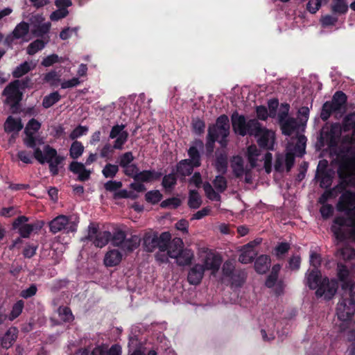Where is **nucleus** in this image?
<instances>
[{
    "mask_svg": "<svg viewBox=\"0 0 355 355\" xmlns=\"http://www.w3.org/2000/svg\"><path fill=\"white\" fill-rule=\"evenodd\" d=\"M306 285L311 290H315L317 298L322 297L326 301L331 300L336 295L338 283L335 279H329L327 277H322L321 272L314 268L306 274Z\"/></svg>",
    "mask_w": 355,
    "mask_h": 355,
    "instance_id": "nucleus-1",
    "label": "nucleus"
},
{
    "mask_svg": "<svg viewBox=\"0 0 355 355\" xmlns=\"http://www.w3.org/2000/svg\"><path fill=\"white\" fill-rule=\"evenodd\" d=\"M33 157L41 164L47 163L49 169L52 176H56L59 173V166L62 164L65 157L58 154L55 148L46 144L43 148H37L33 151Z\"/></svg>",
    "mask_w": 355,
    "mask_h": 355,
    "instance_id": "nucleus-2",
    "label": "nucleus"
},
{
    "mask_svg": "<svg viewBox=\"0 0 355 355\" xmlns=\"http://www.w3.org/2000/svg\"><path fill=\"white\" fill-rule=\"evenodd\" d=\"M344 295L336 307L338 318L342 321L350 320L355 312V282L349 284L346 291H343Z\"/></svg>",
    "mask_w": 355,
    "mask_h": 355,
    "instance_id": "nucleus-3",
    "label": "nucleus"
},
{
    "mask_svg": "<svg viewBox=\"0 0 355 355\" xmlns=\"http://www.w3.org/2000/svg\"><path fill=\"white\" fill-rule=\"evenodd\" d=\"M341 135V128L339 123H332L330 127L324 126L318 137L317 146L319 148L327 147L329 150L337 148Z\"/></svg>",
    "mask_w": 355,
    "mask_h": 355,
    "instance_id": "nucleus-4",
    "label": "nucleus"
},
{
    "mask_svg": "<svg viewBox=\"0 0 355 355\" xmlns=\"http://www.w3.org/2000/svg\"><path fill=\"white\" fill-rule=\"evenodd\" d=\"M345 226L352 228L349 233L350 238L355 241V210L347 218L342 216L334 218L331 230L338 241H343L347 239L345 232L343 229Z\"/></svg>",
    "mask_w": 355,
    "mask_h": 355,
    "instance_id": "nucleus-5",
    "label": "nucleus"
},
{
    "mask_svg": "<svg viewBox=\"0 0 355 355\" xmlns=\"http://www.w3.org/2000/svg\"><path fill=\"white\" fill-rule=\"evenodd\" d=\"M2 95L6 96L5 103L10 105L12 113H16L23 97V94L20 91L19 80L10 82L4 88Z\"/></svg>",
    "mask_w": 355,
    "mask_h": 355,
    "instance_id": "nucleus-6",
    "label": "nucleus"
},
{
    "mask_svg": "<svg viewBox=\"0 0 355 355\" xmlns=\"http://www.w3.org/2000/svg\"><path fill=\"white\" fill-rule=\"evenodd\" d=\"M232 125L234 132L242 137L247 135L250 136L256 125H258L257 119H250L246 121L245 116L239 114L237 111L233 112L231 116Z\"/></svg>",
    "mask_w": 355,
    "mask_h": 355,
    "instance_id": "nucleus-7",
    "label": "nucleus"
},
{
    "mask_svg": "<svg viewBox=\"0 0 355 355\" xmlns=\"http://www.w3.org/2000/svg\"><path fill=\"white\" fill-rule=\"evenodd\" d=\"M111 238V232L99 231L98 226L92 223L88 226L87 234L81 239V241H92L96 247L102 248L110 241Z\"/></svg>",
    "mask_w": 355,
    "mask_h": 355,
    "instance_id": "nucleus-8",
    "label": "nucleus"
},
{
    "mask_svg": "<svg viewBox=\"0 0 355 355\" xmlns=\"http://www.w3.org/2000/svg\"><path fill=\"white\" fill-rule=\"evenodd\" d=\"M253 132L250 133V136H254L257 138V142L258 146L265 150H273L275 144V133L272 131L261 125L258 122Z\"/></svg>",
    "mask_w": 355,
    "mask_h": 355,
    "instance_id": "nucleus-9",
    "label": "nucleus"
},
{
    "mask_svg": "<svg viewBox=\"0 0 355 355\" xmlns=\"http://www.w3.org/2000/svg\"><path fill=\"white\" fill-rule=\"evenodd\" d=\"M69 219V216L64 215H59L55 217L49 223L50 232L53 234L62 231L66 234L76 232L78 223L75 221H71Z\"/></svg>",
    "mask_w": 355,
    "mask_h": 355,
    "instance_id": "nucleus-10",
    "label": "nucleus"
},
{
    "mask_svg": "<svg viewBox=\"0 0 355 355\" xmlns=\"http://www.w3.org/2000/svg\"><path fill=\"white\" fill-rule=\"evenodd\" d=\"M340 212H345L347 218L355 210V193L347 190L342 193L336 206Z\"/></svg>",
    "mask_w": 355,
    "mask_h": 355,
    "instance_id": "nucleus-11",
    "label": "nucleus"
},
{
    "mask_svg": "<svg viewBox=\"0 0 355 355\" xmlns=\"http://www.w3.org/2000/svg\"><path fill=\"white\" fill-rule=\"evenodd\" d=\"M125 125L116 124L114 125L109 135L110 139H115L114 141V148L116 150H122L124 144L127 142L129 134L126 130H124Z\"/></svg>",
    "mask_w": 355,
    "mask_h": 355,
    "instance_id": "nucleus-12",
    "label": "nucleus"
},
{
    "mask_svg": "<svg viewBox=\"0 0 355 355\" xmlns=\"http://www.w3.org/2000/svg\"><path fill=\"white\" fill-rule=\"evenodd\" d=\"M204 148V143L201 139H196L193 145L189 147L187 150L189 159H186L189 163H191L193 166L199 167L201 166V155L198 148L202 149Z\"/></svg>",
    "mask_w": 355,
    "mask_h": 355,
    "instance_id": "nucleus-13",
    "label": "nucleus"
},
{
    "mask_svg": "<svg viewBox=\"0 0 355 355\" xmlns=\"http://www.w3.org/2000/svg\"><path fill=\"white\" fill-rule=\"evenodd\" d=\"M28 221V217L25 216H18L12 223V228L18 230V233L21 238H29L33 232V229L31 227V225L25 223Z\"/></svg>",
    "mask_w": 355,
    "mask_h": 355,
    "instance_id": "nucleus-14",
    "label": "nucleus"
},
{
    "mask_svg": "<svg viewBox=\"0 0 355 355\" xmlns=\"http://www.w3.org/2000/svg\"><path fill=\"white\" fill-rule=\"evenodd\" d=\"M214 166L216 171L222 175H225L228 168V156L225 150H217L215 153Z\"/></svg>",
    "mask_w": 355,
    "mask_h": 355,
    "instance_id": "nucleus-15",
    "label": "nucleus"
},
{
    "mask_svg": "<svg viewBox=\"0 0 355 355\" xmlns=\"http://www.w3.org/2000/svg\"><path fill=\"white\" fill-rule=\"evenodd\" d=\"M69 170L73 174L78 175L77 180L81 182H85L90 178L91 171L85 168V164L81 162L73 161L69 165Z\"/></svg>",
    "mask_w": 355,
    "mask_h": 355,
    "instance_id": "nucleus-16",
    "label": "nucleus"
},
{
    "mask_svg": "<svg viewBox=\"0 0 355 355\" xmlns=\"http://www.w3.org/2000/svg\"><path fill=\"white\" fill-rule=\"evenodd\" d=\"M205 272V267L204 265L196 263L189 271L187 280L188 282L194 286L200 284Z\"/></svg>",
    "mask_w": 355,
    "mask_h": 355,
    "instance_id": "nucleus-17",
    "label": "nucleus"
},
{
    "mask_svg": "<svg viewBox=\"0 0 355 355\" xmlns=\"http://www.w3.org/2000/svg\"><path fill=\"white\" fill-rule=\"evenodd\" d=\"M336 275L338 279H336L341 282V289L346 291L349 284L353 282L349 279L350 272L347 266L343 263H338Z\"/></svg>",
    "mask_w": 355,
    "mask_h": 355,
    "instance_id": "nucleus-18",
    "label": "nucleus"
},
{
    "mask_svg": "<svg viewBox=\"0 0 355 355\" xmlns=\"http://www.w3.org/2000/svg\"><path fill=\"white\" fill-rule=\"evenodd\" d=\"M23 127L21 119L12 116H8L3 125L4 131L6 133L15 132L16 135L22 130Z\"/></svg>",
    "mask_w": 355,
    "mask_h": 355,
    "instance_id": "nucleus-19",
    "label": "nucleus"
},
{
    "mask_svg": "<svg viewBox=\"0 0 355 355\" xmlns=\"http://www.w3.org/2000/svg\"><path fill=\"white\" fill-rule=\"evenodd\" d=\"M331 102L338 112H344L347 109V96L343 91H337L334 94Z\"/></svg>",
    "mask_w": 355,
    "mask_h": 355,
    "instance_id": "nucleus-20",
    "label": "nucleus"
},
{
    "mask_svg": "<svg viewBox=\"0 0 355 355\" xmlns=\"http://www.w3.org/2000/svg\"><path fill=\"white\" fill-rule=\"evenodd\" d=\"M18 329L15 327H10L1 338V345L3 348L8 349L17 340L18 336Z\"/></svg>",
    "mask_w": 355,
    "mask_h": 355,
    "instance_id": "nucleus-21",
    "label": "nucleus"
},
{
    "mask_svg": "<svg viewBox=\"0 0 355 355\" xmlns=\"http://www.w3.org/2000/svg\"><path fill=\"white\" fill-rule=\"evenodd\" d=\"M122 254L117 250H110L105 255L103 262L106 267L119 265L122 260Z\"/></svg>",
    "mask_w": 355,
    "mask_h": 355,
    "instance_id": "nucleus-22",
    "label": "nucleus"
},
{
    "mask_svg": "<svg viewBox=\"0 0 355 355\" xmlns=\"http://www.w3.org/2000/svg\"><path fill=\"white\" fill-rule=\"evenodd\" d=\"M194 168L196 167L189 163L187 159H182L175 166V175L182 178L189 176L193 173Z\"/></svg>",
    "mask_w": 355,
    "mask_h": 355,
    "instance_id": "nucleus-23",
    "label": "nucleus"
},
{
    "mask_svg": "<svg viewBox=\"0 0 355 355\" xmlns=\"http://www.w3.org/2000/svg\"><path fill=\"white\" fill-rule=\"evenodd\" d=\"M231 168L233 174L237 178L243 177L245 173L244 161L241 156L234 155L231 159Z\"/></svg>",
    "mask_w": 355,
    "mask_h": 355,
    "instance_id": "nucleus-24",
    "label": "nucleus"
},
{
    "mask_svg": "<svg viewBox=\"0 0 355 355\" xmlns=\"http://www.w3.org/2000/svg\"><path fill=\"white\" fill-rule=\"evenodd\" d=\"M270 266V257L267 254L259 256L254 262V270L259 274H265Z\"/></svg>",
    "mask_w": 355,
    "mask_h": 355,
    "instance_id": "nucleus-25",
    "label": "nucleus"
},
{
    "mask_svg": "<svg viewBox=\"0 0 355 355\" xmlns=\"http://www.w3.org/2000/svg\"><path fill=\"white\" fill-rule=\"evenodd\" d=\"M342 128L345 132L352 131V137L355 140V112H349L344 116Z\"/></svg>",
    "mask_w": 355,
    "mask_h": 355,
    "instance_id": "nucleus-26",
    "label": "nucleus"
},
{
    "mask_svg": "<svg viewBox=\"0 0 355 355\" xmlns=\"http://www.w3.org/2000/svg\"><path fill=\"white\" fill-rule=\"evenodd\" d=\"M157 232H146L143 238V245L146 252H153L156 249Z\"/></svg>",
    "mask_w": 355,
    "mask_h": 355,
    "instance_id": "nucleus-27",
    "label": "nucleus"
},
{
    "mask_svg": "<svg viewBox=\"0 0 355 355\" xmlns=\"http://www.w3.org/2000/svg\"><path fill=\"white\" fill-rule=\"evenodd\" d=\"M193 258V254L192 251L187 248H183L178 251V254L175 259L178 266H185L191 263Z\"/></svg>",
    "mask_w": 355,
    "mask_h": 355,
    "instance_id": "nucleus-28",
    "label": "nucleus"
},
{
    "mask_svg": "<svg viewBox=\"0 0 355 355\" xmlns=\"http://www.w3.org/2000/svg\"><path fill=\"white\" fill-rule=\"evenodd\" d=\"M156 249L158 248L161 252H165L171 240V234L169 232H164L161 234L157 232Z\"/></svg>",
    "mask_w": 355,
    "mask_h": 355,
    "instance_id": "nucleus-29",
    "label": "nucleus"
},
{
    "mask_svg": "<svg viewBox=\"0 0 355 355\" xmlns=\"http://www.w3.org/2000/svg\"><path fill=\"white\" fill-rule=\"evenodd\" d=\"M282 134L291 136L297 128L296 119L292 117L279 121Z\"/></svg>",
    "mask_w": 355,
    "mask_h": 355,
    "instance_id": "nucleus-30",
    "label": "nucleus"
},
{
    "mask_svg": "<svg viewBox=\"0 0 355 355\" xmlns=\"http://www.w3.org/2000/svg\"><path fill=\"white\" fill-rule=\"evenodd\" d=\"M257 256V252L254 249L246 248V246L243 245L239 257V261L243 264L250 263Z\"/></svg>",
    "mask_w": 355,
    "mask_h": 355,
    "instance_id": "nucleus-31",
    "label": "nucleus"
},
{
    "mask_svg": "<svg viewBox=\"0 0 355 355\" xmlns=\"http://www.w3.org/2000/svg\"><path fill=\"white\" fill-rule=\"evenodd\" d=\"M140 241L138 236L132 235L130 238L125 239L124 243L120 248L124 252H132L139 246Z\"/></svg>",
    "mask_w": 355,
    "mask_h": 355,
    "instance_id": "nucleus-32",
    "label": "nucleus"
},
{
    "mask_svg": "<svg viewBox=\"0 0 355 355\" xmlns=\"http://www.w3.org/2000/svg\"><path fill=\"white\" fill-rule=\"evenodd\" d=\"M351 162H355V158L343 161L339 164L338 168V175L339 179L352 178V174L349 167V163Z\"/></svg>",
    "mask_w": 355,
    "mask_h": 355,
    "instance_id": "nucleus-33",
    "label": "nucleus"
},
{
    "mask_svg": "<svg viewBox=\"0 0 355 355\" xmlns=\"http://www.w3.org/2000/svg\"><path fill=\"white\" fill-rule=\"evenodd\" d=\"M320 166V163L318 166V174L316 175V178L318 181L320 182V186L322 188L327 189L329 188L332 183V177L331 175L325 170V168L319 171V167Z\"/></svg>",
    "mask_w": 355,
    "mask_h": 355,
    "instance_id": "nucleus-34",
    "label": "nucleus"
},
{
    "mask_svg": "<svg viewBox=\"0 0 355 355\" xmlns=\"http://www.w3.org/2000/svg\"><path fill=\"white\" fill-rule=\"evenodd\" d=\"M218 129L220 130V133H224V137H228L230 135V121L226 114H221L216 121L214 124Z\"/></svg>",
    "mask_w": 355,
    "mask_h": 355,
    "instance_id": "nucleus-35",
    "label": "nucleus"
},
{
    "mask_svg": "<svg viewBox=\"0 0 355 355\" xmlns=\"http://www.w3.org/2000/svg\"><path fill=\"white\" fill-rule=\"evenodd\" d=\"M333 113H339L337 108L334 105L331 101H327L322 105L320 118L323 121H327Z\"/></svg>",
    "mask_w": 355,
    "mask_h": 355,
    "instance_id": "nucleus-36",
    "label": "nucleus"
},
{
    "mask_svg": "<svg viewBox=\"0 0 355 355\" xmlns=\"http://www.w3.org/2000/svg\"><path fill=\"white\" fill-rule=\"evenodd\" d=\"M259 155V150L254 144H252L247 148L246 156L251 168H254L257 166V158Z\"/></svg>",
    "mask_w": 355,
    "mask_h": 355,
    "instance_id": "nucleus-37",
    "label": "nucleus"
},
{
    "mask_svg": "<svg viewBox=\"0 0 355 355\" xmlns=\"http://www.w3.org/2000/svg\"><path fill=\"white\" fill-rule=\"evenodd\" d=\"M26 137L23 139L24 144L29 148H32L34 150L37 148H40L37 147V144H42L43 139L42 138H38L35 136L33 133H24Z\"/></svg>",
    "mask_w": 355,
    "mask_h": 355,
    "instance_id": "nucleus-38",
    "label": "nucleus"
},
{
    "mask_svg": "<svg viewBox=\"0 0 355 355\" xmlns=\"http://www.w3.org/2000/svg\"><path fill=\"white\" fill-rule=\"evenodd\" d=\"M84 146L82 142L75 140L71 144L69 148V156L73 159H77L84 153Z\"/></svg>",
    "mask_w": 355,
    "mask_h": 355,
    "instance_id": "nucleus-39",
    "label": "nucleus"
},
{
    "mask_svg": "<svg viewBox=\"0 0 355 355\" xmlns=\"http://www.w3.org/2000/svg\"><path fill=\"white\" fill-rule=\"evenodd\" d=\"M29 24L26 21L18 24L12 31V36L15 39H21L26 36L29 32Z\"/></svg>",
    "mask_w": 355,
    "mask_h": 355,
    "instance_id": "nucleus-40",
    "label": "nucleus"
},
{
    "mask_svg": "<svg viewBox=\"0 0 355 355\" xmlns=\"http://www.w3.org/2000/svg\"><path fill=\"white\" fill-rule=\"evenodd\" d=\"M183 249V242L181 239H174L172 243L169 244L166 251L169 257L175 259L178 254V251Z\"/></svg>",
    "mask_w": 355,
    "mask_h": 355,
    "instance_id": "nucleus-41",
    "label": "nucleus"
},
{
    "mask_svg": "<svg viewBox=\"0 0 355 355\" xmlns=\"http://www.w3.org/2000/svg\"><path fill=\"white\" fill-rule=\"evenodd\" d=\"M177 184V177L174 170L167 175H165L162 178V185L166 190L173 189Z\"/></svg>",
    "mask_w": 355,
    "mask_h": 355,
    "instance_id": "nucleus-42",
    "label": "nucleus"
},
{
    "mask_svg": "<svg viewBox=\"0 0 355 355\" xmlns=\"http://www.w3.org/2000/svg\"><path fill=\"white\" fill-rule=\"evenodd\" d=\"M61 98L58 92H53L50 94L45 96L42 101V106L48 109L58 103Z\"/></svg>",
    "mask_w": 355,
    "mask_h": 355,
    "instance_id": "nucleus-43",
    "label": "nucleus"
},
{
    "mask_svg": "<svg viewBox=\"0 0 355 355\" xmlns=\"http://www.w3.org/2000/svg\"><path fill=\"white\" fill-rule=\"evenodd\" d=\"M224 175L220 173L212 181L214 188L219 193H223L227 188V181Z\"/></svg>",
    "mask_w": 355,
    "mask_h": 355,
    "instance_id": "nucleus-44",
    "label": "nucleus"
},
{
    "mask_svg": "<svg viewBox=\"0 0 355 355\" xmlns=\"http://www.w3.org/2000/svg\"><path fill=\"white\" fill-rule=\"evenodd\" d=\"M24 307V302L22 300H19L17 301L12 306V310L8 315V318L10 321H13L17 318H18L21 313H22V311Z\"/></svg>",
    "mask_w": 355,
    "mask_h": 355,
    "instance_id": "nucleus-45",
    "label": "nucleus"
},
{
    "mask_svg": "<svg viewBox=\"0 0 355 355\" xmlns=\"http://www.w3.org/2000/svg\"><path fill=\"white\" fill-rule=\"evenodd\" d=\"M202 204L201 198L196 190H191L189 192L188 205L191 209H198Z\"/></svg>",
    "mask_w": 355,
    "mask_h": 355,
    "instance_id": "nucleus-46",
    "label": "nucleus"
},
{
    "mask_svg": "<svg viewBox=\"0 0 355 355\" xmlns=\"http://www.w3.org/2000/svg\"><path fill=\"white\" fill-rule=\"evenodd\" d=\"M163 198V195L159 190H151L146 193L145 200L152 205H156Z\"/></svg>",
    "mask_w": 355,
    "mask_h": 355,
    "instance_id": "nucleus-47",
    "label": "nucleus"
},
{
    "mask_svg": "<svg viewBox=\"0 0 355 355\" xmlns=\"http://www.w3.org/2000/svg\"><path fill=\"white\" fill-rule=\"evenodd\" d=\"M31 70L30 64L26 61L17 66L12 71V75L15 78H19L28 73Z\"/></svg>",
    "mask_w": 355,
    "mask_h": 355,
    "instance_id": "nucleus-48",
    "label": "nucleus"
},
{
    "mask_svg": "<svg viewBox=\"0 0 355 355\" xmlns=\"http://www.w3.org/2000/svg\"><path fill=\"white\" fill-rule=\"evenodd\" d=\"M222 260L220 257L214 256L211 259H206L204 266L206 270H211L214 272H217L221 265Z\"/></svg>",
    "mask_w": 355,
    "mask_h": 355,
    "instance_id": "nucleus-49",
    "label": "nucleus"
},
{
    "mask_svg": "<svg viewBox=\"0 0 355 355\" xmlns=\"http://www.w3.org/2000/svg\"><path fill=\"white\" fill-rule=\"evenodd\" d=\"M331 10L334 13L345 14L348 10L346 0H332Z\"/></svg>",
    "mask_w": 355,
    "mask_h": 355,
    "instance_id": "nucleus-50",
    "label": "nucleus"
},
{
    "mask_svg": "<svg viewBox=\"0 0 355 355\" xmlns=\"http://www.w3.org/2000/svg\"><path fill=\"white\" fill-rule=\"evenodd\" d=\"M58 315L60 319L64 322H71L74 320V316L71 309L68 306H60Z\"/></svg>",
    "mask_w": 355,
    "mask_h": 355,
    "instance_id": "nucleus-51",
    "label": "nucleus"
},
{
    "mask_svg": "<svg viewBox=\"0 0 355 355\" xmlns=\"http://www.w3.org/2000/svg\"><path fill=\"white\" fill-rule=\"evenodd\" d=\"M45 46V42L42 40H35L33 42H31L27 47V53L28 55H33L35 54L37 51L43 49Z\"/></svg>",
    "mask_w": 355,
    "mask_h": 355,
    "instance_id": "nucleus-52",
    "label": "nucleus"
},
{
    "mask_svg": "<svg viewBox=\"0 0 355 355\" xmlns=\"http://www.w3.org/2000/svg\"><path fill=\"white\" fill-rule=\"evenodd\" d=\"M126 237L125 233L123 230H117L112 234L111 241L112 244L114 246H117L121 248L123 243H124V240Z\"/></svg>",
    "mask_w": 355,
    "mask_h": 355,
    "instance_id": "nucleus-53",
    "label": "nucleus"
},
{
    "mask_svg": "<svg viewBox=\"0 0 355 355\" xmlns=\"http://www.w3.org/2000/svg\"><path fill=\"white\" fill-rule=\"evenodd\" d=\"M203 189L205 192L207 197L211 200H219L220 196L219 195V192H216L214 189L212 187L211 184L208 182H206L203 184Z\"/></svg>",
    "mask_w": 355,
    "mask_h": 355,
    "instance_id": "nucleus-54",
    "label": "nucleus"
},
{
    "mask_svg": "<svg viewBox=\"0 0 355 355\" xmlns=\"http://www.w3.org/2000/svg\"><path fill=\"white\" fill-rule=\"evenodd\" d=\"M246 275L243 270L236 272L231 277L232 284L236 287H241L245 281Z\"/></svg>",
    "mask_w": 355,
    "mask_h": 355,
    "instance_id": "nucleus-55",
    "label": "nucleus"
},
{
    "mask_svg": "<svg viewBox=\"0 0 355 355\" xmlns=\"http://www.w3.org/2000/svg\"><path fill=\"white\" fill-rule=\"evenodd\" d=\"M60 76L55 70H52L46 73L43 78V80L49 83L51 86H57L58 83L60 81Z\"/></svg>",
    "mask_w": 355,
    "mask_h": 355,
    "instance_id": "nucleus-56",
    "label": "nucleus"
},
{
    "mask_svg": "<svg viewBox=\"0 0 355 355\" xmlns=\"http://www.w3.org/2000/svg\"><path fill=\"white\" fill-rule=\"evenodd\" d=\"M119 171V166L115 164H107L102 171L105 178H113Z\"/></svg>",
    "mask_w": 355,
    "mask_h": 355,
    "instance_id": "nucleus-57",
    "label": "nucleus"
},
{
    "mask_svg": "<svg viewBox=\"0 0 355 355\" xmlns=\"http://www.w3.org/2000/svg\"><path fill=\"white\" fill-rule=\"evenodd\" d=\"M306 141V137L302 135L300 136L297 139V143L294 146V151L298 157H302L305 153Z\"/></svg>",
    "mask_w": 355,
    "mask_h": 355,
    "instance_id": "nucleus-58",
    "label": "nucleus"
},
{
    "mask_svg": "<svg viewBox=\"0 0 355 355\" xmlns=\"http://www.w3.org/2000/svg\"><path fill=\"white\" fill-rule=\"evenodd\" d=\"M41 123L39 122L37 119L33 118L28 121L27 123L25 129L24 133H33L38 132L41 128Z\"/></svg>",
    "mask_w": 355,
    "mask_h": 355,
    "instance_id": "nucleus-59",
    "label": "nucleus"
},
{
    "mask_svg": "<svg viewBox=\"0 0 355 355\" xmlns=\"http://www.w3.org/2000/svg\"><path fill=\"white\" fill-rule=\"evenodd\" d=\"M181 205V200L176 197H172L167 198L160 203V207L162 208H173L176 209Z\"/></svg>",
    "mask_w": 355,
    "mask_h": 355,
    "instance_id": "nucleus-60",
    "label": "nucleus"
},
{
    "mask_svg": "<svg viewBox=\"0 0 355 355\" xmlns=\"http://www.w3.org/2000/svg\"><path fill=\"white\" fill-rule=\"evenodd\" d=\"M291 249V245L287 242L279 243L275 248V254L277 257L280 258L286 254Z\"/></svg>",
    "mask_w": 355,
    "mask_h": 355,
    "instance_id": "nucleus-61",
    "label": "nucleus"
},
{
    "mask_svg": "<svg viewBox=\"0 0 355 355\" xmlns=\"http://www.w3.org/2000/svg\"><path fill=\"white\" fill-rule=\"evenodd\" d=\"M135 157L130 151L126 152L121 155L119 159V166L123 168L129 166Z\"/></svg>",
    "mask_w": 355,
    "mask_h": 355,
    "instance_id": "nucleus-62",
    "label": "nucleus"
},
{
    "mask_svg": "<svg viewBox=\"0 0 355 355\" xmlns=\"http://www.w3.org/2000/svg\"><path fill=\"white\" fill-rule=\"evenodd\" d=\"M87 132L88 127L79 125L71 131L69 135V138L71 140H75L77 138L86 135Z\"/></svg>",
    "mask_w": 355,
    "mask_h": 355,
    "instance_id": "nucleus-63",
    "label": "nucleus"
},
{
    "mask_svg": "<svg viewBox=\"0 0 355 355\" xmlns=\"http://www.w3.org/2000/svg\"><path fill=\"white\" fill-rule=\"evenodd\" d=\"M60 62L61 58H60L57 54L53 53L44 58L42 60L41 64L45 67H49Z\"/></svg>",
    "mask_w": 355,
    "mask_h": 355,
    "instance_id": "nucleus-64",
    "label": "nucleus"
}]
</instances>
